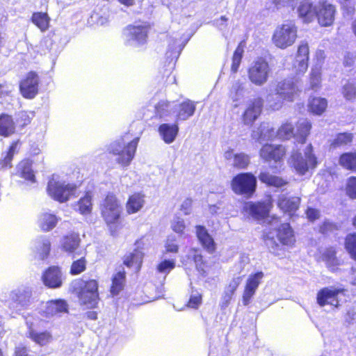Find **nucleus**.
<instances>
[{
  "label": "nucleus",
  "mask_w": 356,
  "mask_h": 356,
  "mask_svg": "<svg viewBox=\"0 0 356 356\" xmlns=\"http://www.w3.org/2000/svg\"><path fill=\"white\" fill-rule=\"evenodd\" d=\"M289 163L300 175H305L315 169L318 162L313 154L312 145L300 146L298 150L293 151L289 159Z\"/></svg>",
  "instance_id": "1"
},
{
  "label": "nucleus",
  "mask_w": 356,
  "mask_h": 356,
  "mask_svg": "<svg viewBox=\"0 0 356 356\" xmlns=\"http://www.w3.org/2000/svg\"><path fill=\"white\" fill-rule=\"evenodd\" d=\"M47 191L53 200L65 203L78 194V186L70 183L56 175H53L47 184Z\"/></svg>",
  "instance_id": "2"
},
{
  "label": "nucleus",
  "mask_w": 356,
  "mask_h": 356,
  "mask_svg": "<svg viewBox=\"0 0 356 356\" xmlns=\"http://www.w3.org/2000/svg\"><path fill=\"white\" fill-rule=\"evenodd\" d=\"M42 314L29 315L26 318L28 327L27 337L40 346H46L54 340L51 332L49 330L40 331V329L45 327L47 321L42 318Z\"/></svg>",
  "instance_id": "3"
},
{
  "label": "nucleus",
  "mask_w": 356,
  "mask_h": 356,
  "mask_svg": "<svg viewBox=\"0 0 356 356\" xmlns=\"http://www.w3.org/2000/svg\"><path fill=\"white\" fill-rule=\"evenodd\" d=\"M138 138L130 141L121 138L112 143L108 147L110 153L116 156V162L122 167H127L133 160L136 151Z\"/></svg>",
  "instance_id": "4"
},
{
  "label": "nucleus",
  "mask_w": 356,
  "mask_h": 356,
  "mask_svg": "<svg viewBox=\"0 0 356 356\" xmlns=\"http://www.w3.org/2000/svg\"><path fill=\"white\" fill-rule=\"evenodd\" d=\"M99 284L95 280H78L75 283L74 292L81 305L87 308H94L99 301Z\"/></svg>",
  "instance_id": "5"
},
{
  "label": "nucleus",
  "mask_w": 356,
  "mask_h": 356,
  "mask_svg": "<svg viewBox=\"0 0 356 356\" xmlns=\"http://www.w3.org/2000/svg\"><path fill=\"white\" fill-rule=\"evenodd\" d=\"M297 38V27L292 22H287L278 26L273 35V44L280 49H286L291 46Z\"/></svg>",
  "instance_id": "6"
},
{
  "label": "nucleus",
  "mask_w": 356,
  "mask_h": 356,
  "mask_svg": "<svg viewBox=\"0 0 356 356\" xmlns=\"http://www.w3.org/2000/svg\"><path fill=\"white\" fill-rule=\"evenodd\" d=\"M100 210L104 220L110 229L118 223L122 213V207L115 195H108L101 204Z\"/></svg>",
  "instance_id": "7"
},
{
  "label": "nucleus",
  "mask_w": 356,
  "mask_h": 356,
  "mask_svg": "<svg viewBox=\"0 0 356 356\" xmlns=\"http://www.w3.org/2000/svg\"><path fill=\"white\" fill-rule=\"evenodd\" d=\"M231 188L235 194L250 197L256 191L257 179L252 173H240L233 177Z\"/></svg>",
  "instance_id": "8"
},
{
  "label": "nucleus",
  "mask_w": 356,
  "mask_h": 356,
  "mask_svg": "<svg viewBox=\"0 0 356 356\" xmlns=\"http://www.w3.org/2000/svg\"><path fill=\"white\" fill-rule=\"evenodd\" d=\"M181 262L188 274L191 270V266L194 265L200 276L205 277L208 275L207 263L204 260L199 249L190 248L186 255L181 257Z\"/></svg>",
  "instance_id": "9"
},
{
  "label": "nucleus",
  "mask_w": 356,
  "mask_h": 356,
  "mask_svg": "<svg viewBox=\"0 0 356 356\" xmlns=\"http://www.w3.org/2000/svg\"><path fill=\"white\" fill-rule=\"evenodd\" d=\"M270 73V66L263 58L253 61L248 70L249 80L257 86H261L267 82Z\"/></svg>",
  "instance_id": "10"
},
{
  "label": "nucleus",
  "mask_w": 356,
  "mask_h": 356,
  "mask_svg": "<svg viewBox=\"0 0 356 356\" xmlns=\"http://www.w3.org/2000/svg\"><path fill=\"white\" fill-rule=\"evenodd\" d=\"M148 29L146 24L128 26L123 32L127 44L138 47L145 44L147 38Z\"/></svg>",
  "instance_id": "11"
},
{
  "label": "nucleus",
  "mask_w": 356,
  "mask_h": 356,
  "mask_svg": "<svg viewBox=\"0 0 356 356\" xmlns=\"http://www.w3.org/2000/svg\"><path fill=\"white\" fill-rule=\"evenodd\" d=\"M268 223L277 229V236L280 242L287 246H293L296 242V238L293 229L289 223L280 224L277 218L271 216L268 218Z\"/></svg>",
  "instance_id": "12"
},
{
  "label": "nucleus",
  "mask_w": 356,
  "mask_h": 356,
  "mask_svg": "<svg viewBox=\"0 0 356 356\" xmlns=\"http://www.w3.org/2000/svg\"><path fill=\"white\" fill-rule=\"evenodd\" d=\"M316 17L322 26H331L334 20L335 6L327 1L321 0L316 3Z\"/></svg>",
  "instance_id": "13"
},
{
  "label": "nucleus",
  "mask_w": 356,
  "mask_h": 356,
  "mask_svg": "<svg viewBox=\"0 0 356 356\" xmlns=\"http://www.w3.org/2000/svg\"><path fill=\"white\" fill-rule=\"evenodd\" d=\"M39 81V76L35 72H29L19 83V91L22 97L33 99L38 92Z\"/></svg>",
  "instance_id": "14"
},
{
  "label": "nucleus",
  "mask_w": 356,
  "mask_h": 356,
  "mask_svg": "<svg viewBox=\"0 0 356 356\" xmlns=\"http://www.w3.org/2000/svg\"><path fill=\"white\" fill-rule=\"evenodd\" d=\"M264 277L262 272H257L248 276L243 293L242 301L244 305L250 304Z\"/></svg>",
  "instance_id": "15"
},
{
  "label": "nucleus",
  "mask_w": 356,
  "mask_h": 356,
  "mask_svg": "<svg viewBox=\"0 0 356 356\" xmlns=\"http://www.w3.org/2000/svg\"><path fill=\"white\" fill-rule=\"evenodd\" d=\"M263 106V99L257 97L250 100L242 115V120L245 124L252 125L260 115Z\"/></svg>",
  "instance_id": "16"
},
{
  "label": "nucleus",
  "mask_w": 356,
  "mask_h": 356,
  "mask_svg": "<svg viewBox=\"0 0 356 356\" xmlns=\"http://www.w3.org/2000/svg\"><path fill=\"white\" fill-rule=\"evenodd\" d=\"M309 53L307 43L301 42L298 47L297 55L293 64V70L297 75H302L307 71Z\"/></svg>",
  "instance_id": "17"
},
{
  "label": "nucleus",
  "mask_w": 356,
  "mask_h": 356,
  "mask_svg": "<svg viewBox=\"0 0 356 356\" xmlns=\"http://www.w3.org/2000/svg\"><path fill=\"white\" fill-rule=\"evenodd\" d=\"M272 203L270 200L264 202L253 203L248 202L243 206V211L252 216L254 219H261L265 218L268 213Z\"/></svg>",
  "instance_id": "18"
},
{
  "label": "nucleus",
  "mask_w": 356,
  "mask_h": 356,
  "mask_svg": "<svg viewBox=\"0 0 356 356\" xmlns=\"http://www.w3.org/2000/svg\"><path fill=\"white\" fill-rule=\"evenodd\" d=\"M275 92H277L283 99L293 102L298 95L299 90L293 80L284 79L277 83Z\"/></svg>",
  "instance_id": "19"
},
{
  "label": "nucleus",
  "mask_w": 356,
  "mask_h": 356,
  "mask_svg": "<svg viewBox=\"0 0 356 356\" xmlns=\"http://www.w3.org/2000/svg\"><path fill=\"white\" fill-rule=\"evenodd\" d=\"M342 292L341 289L333 287L324 288L317 294V302L321 307L330 305L337 307L339 305V295Z\"/></svg>",
  "instance_id": "20"
},
{
  "label": "nucleus",
  "mask_w": 356,
  "mask_h": 356,
  "mask_svg": "<svg viewBox=\"0 0 356 356\" xmlns=\"http://www.w3.org/2000/svg\"><path fill=\"white\" fill-rule=\"evenodd\" d=\"M64 280L63 274L59 267H49L42 275V281L49 288L56 289L62 286Z\"/></svg>",
  "instance_id": "21"
},
{
  "label": "nucleus",
  "mask_w": 356,
  "mask_h": 356,
  "mask_svg": "<svg viewBox=\"0 0 356 356\" xmlns=\"http://www.w3.org/2000/svg\"><path fill=\"white\" fill-rule=\"evenodd\" d=\"M136 248L132 252L124 257L123 263L127 267L134 268L136 270H139L144 257V252L143 251V242L142 240L138 241L136 243Z\"/></svg>",
  "instance_id": "22"
},
{
  "label": "nucleus",
  "mask_w": 356,
  "mask_h": 356,
  "mask_svg": "<svg viewBox=\"0 0 356 356\" xmlns=\"http://www.w3.org/2000/svg\"><path fill=\"white\" fill-rule=\"evenodd\" d=\"M285 153V148L280 145L266 144L260 149V156L267 161H280Z\"/></svg>",
  "instance_id": "23"
},
{
  "label": "nucleus",
  "mask_w": 356,
  "mask_h": 356,
  "mask_svg": "<svg viewBox=\"0 0 356 356\" xmlns=\"http://www.w3.org/2000/svg\"><path fill=\"white\" fill-rule=\"evenodd\" d=\"M316 3L313 4L310 0L302 1L297 8L298 16L303 22L309 23L316 17Z\"/></svg>",
  "instance_id": "24"
},
{
  "label": "nucleus",
  "mask_w": 356,
  "mask_h": 356,
  "mask_svg": "<svg viewBox=\"0 0 356 356\" xmlns=\"http://www.w3.org/2000/svg\"><path fill=\"white\" fill-rule=\"evenodd\" d=\"M195 232L197 239L204 249L209 253H213L216 250V243L207 229L202 225H197Z\"/></svg>",
  "instance_id": "25"
},
{
  "label": "nucleus",
  "mask_w": 356,
  "mask_h": 356,
  "mask_svg": "<svg viewBox=\"0 0 356 356\" xmlns=\"http://www.w3.org/2000/svg\"><path fill=\"white\" fill-rule=\"evenodd\" d=\"M318 63L312 67L309 74V84L313 90H317L321 86V65L323 58H324V52L319 51L316 53Z\"/></svg>",
  "instance_id": "26"
},
{
  "label": "nucleus",
  "mask_w": 356,
  "mask_h": 356,
  "mask_svg": "<svg viewBox=\"0 0 356 356\" xmlns=\"http://www.w3.org/2000/svg\"><path fill=\"white\" fill-rule=\"evenodd\" d=\"M145 204V196L141 193L131 195L126 203V211L131 215L139 212Z\"/></svg>",
  "instance_id": "27"
},
{
  "label": "nucleus",
  "mask_w": 356,
  "mask_h": 356,
  "mask_svg": "<svg viewBox=\"0 0 356 356\" xmlns=\"http://www.w3.org/2000/svg\"><path fill=\"white\" fill-rule=\"evenodd\" d=\"M300 203V197H288L285 195H281L279 196L277 206L283 212L291 216L299 208Z\"/></svg>",
  "instance_id": "28"
},
{
  "label": "nucleus",
  "mask_w": 356,
  "mask_h": 356,
  "mask_svg": "<svg viewBox=\"0 0 356 356\" xmlns=\"http://www.w3.org/2000/svg\"><path fill=\"white\" fill-rule=\"evenodd\" d=\"M80 245V238L78 234L72 233L63 236L60 242L61 251L72 254L78 249Z\"/></svg>",
  "instance_id": "29"
},
{
  "label": "nucleus",
  "mask_w": 356,
  "mask_h": 356,
  "mask_svg": "<svg viewBox=\"0 0 356 356\" xmlns=\"http://www.w3.org/2000/svg\"><path fill=\"white\" fill-rule=\"evenodd\" d=\"M67 304L64 300L58 299L50 300L46 303L44 314L47 318L53 316L67 312Z\"/></svg>",
  "instance_id": "30"
},
{
  "label": "nucleus",
  "mask_w": 356,
  "mask_h": 356,
  "mask_svg": "<svg viewBox=\"0 0 356 356\" xmlns=\"http://www.w3.org/2000/svg\"><path fill=\"white\" fill-rule=\"evenodd\" d=\"M225 158L232 162V165L238 169L245 168L250 163V157L244 153L234 154L233 150L225 152Z\"/></svg>",
  "instance_id": "31"
},
{
  "label": "nucleus",
  "mask_w": 356,
  "mask_h": 356,
  "mask_svg": "<svg viewBox=\"0 0 356 356\" xmlns=\"http://www.w3.org/2000/svg\"><path fill=\"white\" fill-rule=\"evenodd\" d=\"M275 132L271 125L268 122H263L252 133V138L259 143L271 140L275 137Z\"/></svg>",
  "instance_id": "32"
},
{
  "label": "nucleus",
  "mask_w": 356,
  "mask_h": 356,
  "mask_svg": "<svg viewBox=\"0 0 356 356\" xmlns=\"http://www.w3.org/2000/svg\"><path fill=\"white\" fill-rule=\"evenodd\" d=\"M60 218L55 214L49 212H44L39 216L38 224L42 231L49 232L56 226Z\"/></svg>",
  "instance_id": "33"
},
{
  "label": "nucleus",
  "mask_w": 356,
  "mask_h": 356,
  "mask_svg": "<svg viewBox=\"0 0 356 356\" xmlns=\"http://www.w3.org/2000/svg\"><path fill=\"white\" fill-rule=\"evenodd\" d=\"M179 127L177 124H162L159 127L160 136L167 144L172 143L176 138Z\"/></svg>",
  "instance_id": "34"
},
{
  "label": "nucleus",
  "mask_w": 356,
  "mask_h": 356,
  "mask_svg": "<svg viewBox=\"0 0 356 356\" xmlns=\"http://www.w3.org/2000/svg\"><path fill=\"white\" fill-rule=\"evenodd\" d=\"M311 128L312 124L307 119H302L298 121L295 134L296 139L301 145L300 146H305V140L307 136L309 134Z\"/></svg>",
  "instance_id": "35"
},
{
  "label": "nucleus",
  "mask_w": 356,
  "mask_h": 356,
  "mask_svg": "<svg viewBox=\"0 0 356 356\" xmlns=\"http://www.w3.org/2000/svg\"><path fill=\"white\" fill-rule=\"evenodd\" d=\"M50 248L51 243L47 238L41 237L34 241L33 249L40 259L47 257Z\"/></svg>",
  "instance_id": "36"
},
{
  "label": "nucleus",
  "mask_w": 356,
  "mask_h": 356,
  "mask_svg": "<svg viewBox=\"0 0 356 356\" xmlns=\"http://www.w3.org/2000/svg\"><path fill=\"white\" fill-rule=\"evenodd\" d=\"M195 108V103L191 100L182 102L177 108V120L183 121L188 120L193 115Z\"/></svg>",
  "instance_id": "37"
},
{
  "label": "nucleus",
  "mask_w": 356,
  "mask_h": 356,
  "mask_svg": "<svg viewBox=\"0 0 356 356\" xmlns=\"http://www.w3.org/2000/svg\"><path fill=\"white\" fill-rule=\"evenodd\" d=\"M31 294L29 289L22 286L12 291L10 297L13 301L18 302L22 306H25L29 300Z\"/></svg>",
  "instance_id": "38"
},
{
  "label": "nucleus",
  "mask_w": 356,
  "mask_h": 356,
  "mask_svg": "<svg viewBox=\"0 0 356 356\" xmlns=\"http://www.w3.org/2000/svg\"><path fill=\"white\" fill-rule=\"evenodd\" d=\"M31 165L32 162L29 159L23 160L17 165V171L22 178L31 183H34L35 181V175Z\"/></svg>",
  "instance_id": "39"
},
{
  "label": "nucleus",
  "mask_w": 356,
  "mask_h": 356,
  "mask_svg": "<svg viewBox=\"0 0 356 356\" xmlns=\"http://www.w3.org/2000/svg\"><path fill=\"white\" fill-rule=\"evenodd\" d=\"M50 20L51 19L47 13L36 12L31 17L33 24L42 32H44L49 29Z\"/></svg>",
  "instance_id": "40"
},
{
  "label": "nucleus",
  "mask_w": 356,
  "mask_h": 356,
  "mask_svg": "<svg viewBox=\"0 0 356 356\" xmlns=\"http://www.w3.org/2000/svg\"><path fill=\"white\" fill-rule=\"evenodd\" d=\"M92 193L87 192L85 195L77 202V208L76 209L82 215L90 214L92 209Z\"/></svg>",
  "instance_id": "41"
},
{
  "label": "nucleus",
  "mask_w": 356,
  "mask_h": 356,
  "mask_svg": "<svg viewBox=\"0 0 356 356\" xmlns=\"http://www.w3.org/2000/svg\"><path fill=\"white\" fill-rule=\"evenodd\" d=\"M327 106V100L321 97H314L309 99L308 103L309 111L318 115H321L325 111Z\"/></svg>",
  "instance_id": "42"
},
{
  "label": "nucleus",
  "mask_w": 356,
  "mask_h": 356,
  "mask_svg": "<svg viewBox=\"0 0 356 356\" xmlns=\"http://www.w3.org/2000/svg\"><path fill=\"white\" fill-rule=\"evenodd\" d=\"M15 131V124L13 119L8 115L0 116V135L7 137Z\"/></svg>",
  "instance_id": "43"
},
{
  "label": "nucleus",
  "mask_w": 356,
  "mask_h": 356,
  "mask_svg": "<svg viewBox=\"0 0 356 356\" xmlns=\"http://www.w3.org/2000/svg\"><path fill=\"white\" fill-rule=\"evenodd\" d=\"M125 282V271L124 268L119 270L113 276L111 292L117 295L122 290Z\"/></svg>",
  "instance_id": "44"
},
{
  "label": "nucleus",
  "mask_w": 356,
  "mask_h": 356,
  "mask_svg": "<svg viewBox=\"0 0 356 356\" xmlns=\"http://www.w3.org/2000/svg\"><path fill=\"white\" fill-rule=\"evenodd\" d=\"M174 107L173 104L165 100H161L155 106V113L160 118H165L171 114Z\"/></svg>",
  "instance_id": "45"
},
{
  "label": "nucleus",
  "mask_w": 356,
  "mask_h": 356,
  "mask_svg": "<svg viewBox=\"0 0 356 356\" xmlns=\"http://www.w3.org/2000/svg\"><path fill=\"white\" fill-rule=\"evenodd\" d=\"M259 179L261 182L275 187H282L286 184L282 178L266 172H261L259 176Z\"/></svg>",
  "instance_id": "46"
},
{
  "label": "nucleus",
  "mask_w": 356,
  "mask_h": 356,
  "mask_svg": "<svg viewBox=\"0 0 356 356\" xmlns=\"http://www.w3.org/2000/svg\"><path fill=\"white\" fill-rule=\"evenodd\" d=\"M170 228L177 234L182 236L186 232L187 225L185 220L176 213L170 221Z\"/></svg>",
  "instance_id": "47"
},
{
  "label": "nucleus",
  "mask_w": 356,
  "mask_h": 356,
  "mask_svg": "<svg viewBox=\"0 0 356 356\" xmlns=\"http://www.w3.org/2000/svg\"><path fill=\"white\" fill-rule=\"evenodd\" d=\"M322 260L332 271H334L339 265V261L335 256V251L332 248L327 249L323 253Z\"/></svg>",
  "instance_id": "48"
},
{
  "label": "nucleus",
  "mask_w": 356,
  "mask_h": 356,
  "mask_svg": "<svg viewBox=\"0 0 356 356\" xmlns=\"http://www.w3.org/2000/svg\"><path fill=\"white\" fill-rule=\"evenodd\" d=\"M245 93V83L236 81L231 88L230 97L234 102H238L244 97Z\"/></svg>",
  "instance_id": "49"
},
{
  "label": "nucleus",
  "mask_w": 356,
  "mask_h": 356,
  "mask_svg": "<svg viewBox=\"0 0 356 356\" xmlns=\"http://www.w3.org/2000/svg\"><path fill=\"white\" fill-rule=\"evenodd\" d=\"M340 164L345 168L356 170V153H346L341 156Z\"/></svg>",
  "instance_id": "50"
},
{
  "label": "nucleus",
  "mask_w": 356,
  "mask_h": 356,
  "mask_svg": "<svg viewBox=\"0 0 356 356\" xmlns=\"http://www.w3.org/2000/svg\"><path fill=\"white\" fill-rule=\"evenodd\" d=\"M277 136L281 139H289L294 136L296 138V134L294 132V128L291 123H284L277 131Z\"/></svg>",
  "instance_id": "51"
},
{
  "label": "nucleus",
  "mask_w": 356,
  "mask_h": 356,
  "mask_svg": "<svg viewBox=\"0 0 356 356\" xmlns=\"http://www.w3.org/2000/svg\"><path fill=\"white\" fill-rule=\"evenodd\" d=\"M175 259H163L157 265L156 270L159 273L166 276L175 268Z\"/></svg>",
  "instance_id": "52"
},
{
  "label": "nucleus",
  "mask_w": 356,
  "mask_h": 356,
  "mask_svg": "<svg viewBox=\"0 0 356 356\" xmlns=\"http://www.w3.org/2000/svg\"><path fill=\"white\" fill-rule=\"evenodd\" d=\"M277 92L275 93H269L266 97V105L273 110H278L282 106V97H277Z\"/></svg>",
  "instance_id": "53"
},
{
  "label": "nucleus",
  "mask_w": 356,
  "mask_h": 356,
  "mask_svg": "<svg viewBox=\"0 0 356 356\" xmlns=\"http://www.w3.org/2000/svg\"><path fill=\"white\" fill-rule=\"evenodd\" d=\"M165 252L166 253H177L179 247L177 243L175 236L170 235L167 237L164 244Z\"/></svg>",
  "instance_id": "54"
},
{
  "label": "nucleus",
  "mask_w": 356,
  "mask_h": 356,
  "mask_svg": "<svg viewBox=\"0 0 356 356\" xmlns=\"http://www.w3.org/2000/svg\"><path fill=\"white\" fill-rule=\"evenodd\" d=\"M86 268V261L84 257H81L72 264L70 273L73 275H79L83 272Z\"/></svg>",
  "instance_id": "55"
},
{
  "label": "nucleus",
  "mask_w": 356,
  "mask_h": 356,
  "mask_svg": "<svg viewBox=\"0 0 356 356\" xmlns=\"http://www.w3.org/2000/svg\"><path fill=\"white\" fill-rule=\"evenodd\" d=\"M346 248L351 257L356 260V234L347 236L346 238Z\"/></svg>",
  "instance_id": "56"
},
{
  "label": "nucleus",
  "mask_w": 356,
  "mask_h": 356,
  "mask_svg": "<svg viewBox=\"0 0 356 356\" xmlns=\"http://www.w3.org/2000/svg\"><path fill=\"white\" fill-rule=\"evenodd\" d=\"M352 134L348 133L339 134L334 139L332 143V146L337 147L339 146L346 145L352 141Z\"/></svg>",
  "instance_id": "57"
},
{
  "label": "nucleus",
  "mask_w": 356,
  "mask_h": 356,
  "mask_svg": "<svg viewBox=\"0 0 356 356\" xmlns=\"http://www.w3.org/2000/svg\"><path fill=\"white\" fill-rule=\"evenodd\" d=\"M243 53V48L238 46L235 50L232 58V71L233 72H237L241 64Z\"/></svg>",
  "instance_id": "58"
},
{
  "label": "nucleus",
  "mask_w": 356,
  "mask_h": 356,
  "mask_svg": "<svg viewBox=\"0 0 356 356\" xmlns=\"http://www.w3.org/2000/svg\"><path fill=\"white\" fill-rule=\"evenodd\" d=\"M108 21V15L104 13L103 15H100L99 13L95 11L90 16V23L97 25H104Z\"/></svg>",
  "instance_id": "59"
},
{
  "label": "nucleus",
  "mask_w": 356,
  "mask_h": 356,
  "mask_svg": "<svg viewBox=\"0 0 356 356\" xmlns=\"http://www.w3.org/2000/svg\"><path fill=\"white\" fill-rule=\"evenodd\" d=\"M342 93L347 100H352L356 97V87L352 83H348L343 87Z\"/></svg>",
  "instance_id": "60"
},
{
  "label": "nucleus",
  "mask_w": 356,
  "mask_h": 356,
  "mask_svg": "<svg viewBox=\"0 0 356 356\" xmlns=\"http://www.w3.org/2000/svg\"><path fill=\"white\" fill-rule=\"evenodd\" d=\"M201 304L202 295L197 291H193L188 302L187 306L193 309H197Z\"/></svg>",
  "instance_id": "61"
},
{
  "label": "nucleus",
  "mask_w": 356,
  "mask_h": 356,
  "mask_svg": "<svg viewBox=\"0 0 356 356\" xmlns=\"http://www.w3.org/2000/svg\"><path fill=\"white\" fill-rule=\"evenodd\" d=\"M347 195L352 199H356V177H351L346 184Z\"/></svg>",
  "instance_id": "62"
},
{
  "label": "nucleus",
  "mask_w": 356,
  "mask_h": 356,
  "mask_svg": "<svg viewBox=\"0 0 356 356\" xmlns=\"http://www.w3.org/2000/svg\"><path fill=\"white\" fill-rule=\"evenodd\" d=\"M242 281V277L239 275L234 277L229 282L228 285L225 287V290L229 291V293H232L234 294L236 291L238 286L241 284Z\"/></svg>",
  "instance_id": "63"
},
{
  "label": "nucleus",
  "mask_w": 356,
  "mask_h": 356,
  "mask_svg": "<svg viewBox=\"0 0 356 356\" xmlns=\"http://www.w3.org/2000/svg\"><path fill=\"white\" fill-rule=\"evenodd\" d=\"M344 14L352 16L355 12L354 5L350 0H339Z\"/></svg>",
  "instance_id": "64"
}]
</instances>
